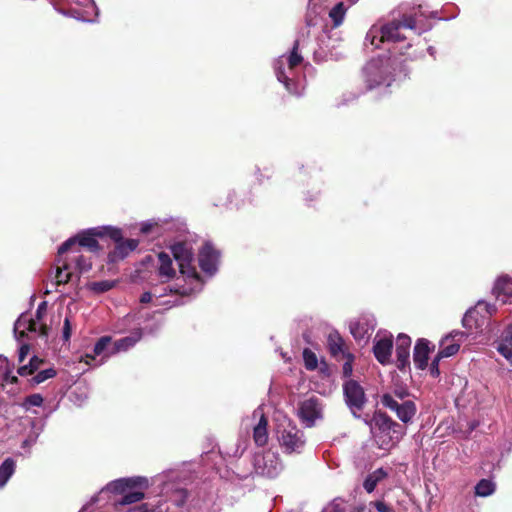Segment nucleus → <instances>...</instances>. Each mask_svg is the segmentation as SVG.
Listing matches in <instances>:
<instances>
[{"mask_svg": "<svg viewBox=\"0 0 512 512\" xmlns=\"http://www.w3.org/2000/svg\"><path fill=\"white\" fill-rule=\"evenodd\" d=\"M105 237L111 240H118L120 238V228L112 226L95 227L84 230L78 233L75 237L66 240L58 249V254L63 255L71 251L76 244L79 247L86 248L90 252H98L101 247L97 238L103 239Z\"/></svg>", "mask_w": 512, "mask_h": 512, "instance_id": "obj_1", "label": "nucleus"}, {"mask_svg": "<svg viewBox=\"0 0 512 512\" xmlns=\"http://www.w3.org/2000/svg\"><path fill=\"white\" fill-rule=\"evenodd\" d=\"M373 435L378 448L389 450L401 433V425L393 421L385 412L376 411L372 418Z\"/></svg>", "mask_w": 512, "mask_h": 512, "instance_id": "obj_2", "label": "nucleus"}, {"mask_svg": "<svg viewBox=\"0 0 512 512\" xmlns=\"http://www.w3.org/2000/svg\"><path fill=\"white\" fill-rule=\"evenodd\" d=\"M170 249L174 259L178 263L180 273L187 278L200 280V275L193 265L194 255L189 244L187 242H177L173 244Z\"/></svg>", "mask_w": 512, "mask_h": 512, "instance_id": "obj_3", "label": "nucleus"}, {"mask_svg": "<svg viewBox=\"0 0 512 512\" xmlns=\"http://www.w3.org/2000/svg\"><path fill=\"white\" fill-rule=\"evenodd\" d=\"M343 394L347 406L354 415L363 410L367 398L363 387L356 380L349 379L343 384Z\"/></svg>", "mask_w": 512, "mask_h": 512, "instance_id": "obj_4", "label": "nucleus"}, {"mask_svg": "<svg viewBox=\"0 0 512 512\" xmlns=\"http://www.w3.org/2000/svg\"><path fill=\"white\" fill-rule=\"evenodd\" d=\"M367 39H370L371 44L379 48L381 43L399 42L403 41L405 37L400 34V27L396 20H392L382 25L379 30H370Z\"/></svg>", "mask_w": 512, "mask_h": 512, "instance_id": "obj_5", "label": "nucleus"}, {"mask_svg": "<svg viewBox=\"0 0 512 512\" xmlns=\"http://www.w3.org/2000/svg\"><path fill=\"white\" fill-rule=\"evenodd\" d=\"M254 467L257 474L275 478L281 471V461L274 453L266 452L255 456Z\"/></svg>", "mask_w": 512, "mask_h": 512, "instance_id": "obj_6", "label": "nucleus"}, {"mask_svg": "<svg viewBox=\"0 0 512 512\" xmlns=\"http://www.w3.org/2000/svg\"><path fill=\"white\" fill-rule=\"evenodd\" d=\"M381 403L384 407L394 411L397 417L404 423H408L416 413V405L413 401H405L399 404L392 395L386 393L381 397Z\"/></svg>", "mask_w": 512, "mask_h": 512, "instance_id": "obj_7", "label": "nucleus"}, {"mask_svg": "<svg viewBox=\"0 0 512 512\" xmlns=\"http://www.w3.org/2000/svg\"><path fill=\"white\" fill-rule=\"evenodd\" d=\"M115 247L108 253L107 261L109 264H115L124 260L131 252H133L139 245V240L123 238L122 230L120 229V238L113 240Z\"/></svg>", "mask_w": 512, "mask_h": 512, "instance_id": "obj_8", "label": "nucleus"}, {"mask_svg": "<svg viewBox=\"0 0 512 512\" xmlns=\"http://www.w3.org/2000/svg\"><path fill=\"white\" fill-rule=\"evenodd\" d=\"M279 442L287 453L299 452L305 443L303 433L296 426L290 424L281 431Z\"/></svg>", "mask_w": 512, "mask_h": 512, "instance_id": "obj_9", "label": "nucleus"}, {"mask_svg": "<svg viewBox=\"0 0 512 512\" xmlns=\"http://www.w3.org/2000/svg\"><path fill=\"white\" fill-rule=\"evenodd\" d=\"M219 257L220 252L211 243L206 242L198 254L200 268L206 273L213 274L217 269Z\"/></svg>", "mask_w": 512, "mask_h": 512, "instance_id": "obj_10", "label": "nucleus"}, {"mask_svg": "<svg viewBox=\"0 0 512 512\" xmlns=\"http://www.w3.org/2000/svg\"><path fill=\"white\" fill-rule=\"evenodd\" d=\"M147 487V479L143 477L121 478L108 483L101 492L107 491L124 495L128 490L136 487Z\"/></svg>", "mask_w": 512, "mask_h": 512, "instance_id": "obj_11", "label": "nucleus"}, {"mask_svg": "<svg viewBox=\"0 0 512 512\" xmlns=\"http://www.w3.org/2000/svg\"><path fill=\"white\" fill-rule=\"evenodd\" d=\"M298 415L308 427L313 426L315 420L321 416V408L318 398L311 397L301 402L299 405Z\"/></svg>", "mask_w": 512, "mask_h": 512, "instance_id": "obj_12", "label": "nucleus"}, {"mask_svg": "<svg viewBox=\"0 0 512 512\" xmlns=\"http://www.w3.org/2000/svg\"><path fill=\"white\" fill-rule=\"evenodd\" d=\"M410 346L411 338L400 333L396 338V366L399 370L410 366Z\"/></svg>", "mask_w": 512, "mask_h": 512, "instance_id": "obj_13", "label": "nucleus"}, {"mask_svg": "<svg viewBox=\"0 0 512 512\" xmlns=\"http://www.w3.org/2000/svg\"><path fill=\"white\" fill-rule=\"evenodd\" d=\"M493 294L502 304L512 303V278L500 276L494 284Z\"/></svg>", "mask_w": 512, "mask_h": 512, "instance_id": "obj_14", "label": "nucleus"}, {"mask_svg": "<svg viewBox=\"0 0 512 512\" xmlns=\"http://www.w3.org/2000/svg\"><path fill=\"white\" fill-rule=\"evenodd\" d=\"M327 348L331 356L337 360L342 359L346 354H350L344 339L337 331L329 333L327 337Z\"/></svg>", "mask_w": 512, "mask_h": 512, "instance_id": "obj_15", "label": "nucleus"}, {"mask_svg": "<svg viewBox=\"0 0 512 512\" xmlns=\"http://www.w3.org/2000/svg\"><path fill=\"white\" fill-rule=\"evenodd\" d=\"M393 349V339L392 336L384 337L376 341L373 346V353L375 358L382 365L388 364L390 362V357Z\"/></svg>", "mask_w": 512, "mask_h": 512, "instance_id": "obj_16", "label": "nucleus"}, {"mask_svg": "<svg viewBox=\"0 0 512 512\" xmlns=\"http://www.w3.org/2000/svg\"><path fill=\"white\" fill-rule=\"evenodd\" d=\"M430 351L431 349L427 339L420 338L416 341L413 352V360L415 366L418 369L424 370L427 367Z\"/></svg>", "mask_w": 512, "mask_h": 512, "instance_id": "obj_17", "label": "nucleus"}, {"mask_svg": "<svg viewBox=\"0 0 512 512\" xmlns=\"http://www.w3.org/2000/svg\"><path fill=\"white\" fill-rule=\"evenodd\" d=\"M158 276L162 278V282H168L176 275V270L173 267V262L169 254L160 252L158 254Z\"/></svg>", "mask_w": 512, "mask_h": 512, "instance_id": "obj_18", "label": "nucleus"}, {"mask_svg": "<svg viewBox=\"0 0 512 512\" xmlns=\"http://www.w3.org/2000/svg\"><path fill=\"white\" fill-rule=\"evenodd\" d=\"M497 351L512 363V324L508 325L503 331Z\"/></svg>", "mask_w": 512, "mask_h": 512, "instance_id": "obj_19", "label": "nucleus"}, {"mask_svg": "<svg viewBox=\"0 0 512 512\" xmlns=\"http://www.w3.org/2000/svg\"><path fill=\"white\" fill-rule=\"evenodd\" d=\"M57 269L55 275V284L57 286L68 283L72 278V272L69 271L70 264L68 263V259L62 258V255L58 254L57 258Z\"/></svg>", "mask_w": 512, "mask_h": 512, "instance_id": "obj_20", "label": "nucleus"}, {"mask_svg": "<svg viewBox=\"0 0 512 512\" xmlns=\"http://www.w3.org/2000/svg\"><path fill=\"white\" fill-rule=\"evenodd\" d=\"M267 426L268 420L265 415H262L258 424L254 427L253 430V440L259 447L265 446L268 442Z\"/></svg>", "mask_w": 512, "mask_h": 512, "instance_id": "obj_21", "label": "nucleus"}, {"mask_svg": "<svg viewBox=\"0 0 512 512\" xmlns=\"http://www.w3.org/2000/svg\"><path fill=\"white\" fill-rule=\"evenodd\" d=\"M388 473L383 468H378L369 473L363 482V488L367 493H372L377 487L378 483L384 480Z\"/></svg>", "mask_w": 512, "mask_h": 512, "instance_id": "obj_22", "label": "nucleus"}, {"mask_svg": "<svg viewBox=\"0 0 512 512\" xmlns=\"http://www.w3.org/2000/svg\"><path fill=\"white\" fill-rule=\"evenodd\" d=\"M463 336V333L462 332H456L454 335H449V336H446L442 341H441V348L440 350L438 351V355L443 359V358H447V357H451L453 355H455L459 349H460V344L459 343H451V344H448L446 346H444L445 342H447L449 340L450 337H455V336Z\"/></svg>", "mask_w": 512, "mask_h": 512, "instance_id": "obj_23", "label": "nucleus"}, {"mask_svg": "<svg viewBox=\"0 0 512 512\" xmlns=\"http://www.w3.org/2000/svg\"><path fill=\"white\" fill-rule=\"evenodd\" d=\"M16 463L12 458H6L0 465V488L5 486L15 472Z\"/></svg>", "mask_w": 512, "mask_h": 512, "instance_id": "obj_24", "label": "nucleus"}, {"mask_svg": "<svg viewBox=\"0 0 512 512\" xmlns=\"http://www.w3.org/2000/svg\"><path fill=\"white\" fill-rule=\"evenodd\" d=\"M347 8L343 2L337 3L329 12V17L332 19L333 26L339 27L344 20Z\"/></svg>", "mask_w": 512, "mask_h": 512, "instance_id": "obj_25", "label": "nucleus"}, {"mask_svg": "<svg viewBox=\"0 0 512 512\" xmlns=\"http://www.w3.org/2000/svg\"><path fill=\"white\" fill-rule=\"evenodd\" d=\"M117 284L116 280H102L90 282L87 287L94 293L101 294L113 289Z\"/></svg>", "mask_w": 512, "mask_h": 512, "instance_id": "obj_26", "label": "nucleus"}, {"mask_svg": "<svg viewBox=\"0 0 512 512\" xmlns=\"http://www.w3.org/2000/svg\"><path fill=\"white\" fill-rule=\"evenodd\" d=\"M145 494L141 491H127L122 495L121 499L116 502V505L125 506L137 503L144 498Z\"/></svg>", "mask_w": 512, "mask_h": 512, "instance_id": "obj_27", "label": "nucleus"}, {"mask_svg": "<svg viewBox=\"0 0 512 512\" xmlns=\"http://www.w3.org/2000/svg\"><path fill=\"white\" fill-rule=\"evenodd\" d=\"M495 490V485L488 479H481L475 486V494L481 497L491 495Z\"/></svg>", "mask_w": 512, "mask_h": 512, "instance_id": "obj_28", "label": "nucleus"}, {"mask_svg": "<svg viewBox=\"0 0 512 512\" xmlns=\"http://www.w3.org/2000/svg\"><path fill=\"white\" fill-rule=\"evenodd\" d=\"M300 46V41L295 40L292 50L288 56V67L290 69H294L298 65H300L303 61L302 55L298 52Z\"/></svg>", "mask_w": 512, "mask_h": 512, "instance_id": "obj_29", "label": "nucleus"}, {"mask_svg": "<svg viewBox=\"0 0 512 512\" xmlns=\"http://www.w3.org/2000/svg\"><path fill=\"white\" fill-rule=\"evenodd\" d=\"M56 375L57 372L54 368L44 369L42 371H39L36 375H34L31 378L30 382L33 386L38 385L48 379L54 378Z\"/></svg>", "mask_w": 512, "mask_h": 512, "instance_id": "obj_30", "label": "nucleus"}, {"mask_svg": "<svg viewBox=\"0 0 512 512\" xmlns=\"http://www.w3.org/2000/svg\"><path fill=\"white\" fill-rule=\"evenodd\" d=\"M350 332L356 340H362L367 337L368 329L365 323L352 322L350 323Z\"/></svg>", "mask_w": 512, "mask_h": 512, "instance_id": "obj_31", "label": "nucleus"}, {"mask_svg": "<svg viewBox=\"0 0 512 512\" xmlns=\"http://www.w3.org/2000/svg\"><path fill=\"white\" fill-rule=\"evenodd\" d=\"M303 360L305 368L309 371L315 370L318 366L316 354L308 348H305L303 351Z\"/></svg>", "mask_w": 512, "mask_h": 512, "instance_id": "obj_32", "label": "nucleus"}, {"mask_svg": "<svg viewBox=\"0 0 512 512\" xmlns=\"http://www.w3.org/2000/svg\"><path fill=\"white\" fill-rule=\"evenodd\" d=\"M135 343V340L132 337H124L114 342L112 353L126 351L130 347H132Z\"/></svg>", "mask_w": 512, "mask_h": 512, "instance_id": "obj_33", "label": "nucleus"}, {"mask_svg": "<svg viewBox=\"0 0 512 512\" xmlns=\"http://www.w3.org/2000/svg\"><path fill=\"white\" fill-rule=\"evenodd\" d=\"M72 261H75L76 268L80 273L87 272L91 269L92 263L89 258L84 257L83 255H77L71 258Z\"/></svg>", "mask_w": 512, "mask_h": 512, "instance_id": "obj_34", "label": "nucleus"}, {"mask_svg": "<svg viewBox=\"0 0 512 512\" xmlns=\"http://www.w3.org/2000/svg\"><path fill=\"white\" fill-rule=\"evenodd\" d=\"M43 397L39 393L31 394L24 399L22 406L25 409H29L32 406H41L43 404Z\"/></svg>", "mask_w": 512, "mask_h": 512, "instance_id": "obj_35", "label": "nucleus"}, {"mask_svg": "<svg viewBox=\"0 0 512 512\" xmlns=\"http://www.w3.org/2000/svg\"><path fill=\"white\" fill-rule=\"evenodd\" d=\"M342 359H345V363L343 364L342 368V374L344 378H350L353 372V362H354V355L352 353L346 354L345 357Z\"/></svg>", "mask_w": 512, "mask_h": 512, "instance_id": "obj_36", "label": "nucleus"}, {"mask_svg": "<svg viewBox=\"0 0 512 512\" xmlns=\"http://www.w3.org/2000/svg\"><path fill=\"white\" fill-rule=\"evenodd\" d=\"M37 321L35 318H26L25 315H21L20 318L16 322V326H26L27 330L30 332H35L37 330Z\"/></svg>", "mask_w": 512, "mask_h": 512, "instance_id": "obj_37", "label": "nucleus"}, {"mask_svg": "<svg viewBox=\"0 0 512 512\" xmlns=\"http://www.w3.org/2000/svg\"><path fill=\"white\" fill-rule=\"evenodd\" d=\"M111 340L112 338L110 336H102L99 338L93 348L94 355L102 354L107 346L111 343Z\"/></svg>", "mask_w": 512, "mask_h": 512, "instance_id": "obj_38", "label": "nucleus"}, {"mask_svg": "<svg viewBox=\"0 0 512 512\" xmlns=\"http://www.w3.org/2000/svg\"><path fill=\"white\" fill-rule=\"evenodd\" d=\"M396 22L399 24L400 29L402 28H409V29H415L416 28V18L413 15L404 14L399 20H396Z\"/></svg>", "mask_w": 512, "mask_h": 512, "instance_id": "obj_39", "label": "nucleus"}, {"mask_svg": "<svg viewBox=\"0 0 512 512\" xmlns=\"http://www.w3.org/2000/svg\"><path fill=\"white\" fill-rule=\"evenodd\" d=\"M14 368L13 364H10L9 360L0 355V372L3 373L4 381H8L9 375L12 373Z\"/></svg>", "mask_w": 512, "mask_h": 512, "instance_id": "obj_40", "label": "nucleus"}, {"mask_svg": "<svg viewBox=\"0 0 512 512\" xmlns=\"http://www.w3.org/2000/svg\"><path fill=\"white\" fill-rule=\"evenodd\" d=\"M406 62H407V58L402 59L401 57H396V56L389 58V64L393 67L394 72H396V71L404 72Z\"/></svg>", "mask_w": 512, "mask_h": 512, "instance_id": "obj_41", "label": "nucleus"}, {"mask_svg": "<svg viewBox=\"0 0 512 512\" xmlns=\"http://www.w3.org/2000/svg\"><path fill=\"white\" fill-rule=\"evenodd\" d=\"M442 358L437 354L435 358L432 360L431 366H430V374L433 377H438L440 374L439 370V362Z\"/></svg>", "mask_w": 512, "mask_h": 512, "instance_id": "obj_42", "label": "nucleus"}, {"mask_svg": "<svg viewBox=\"0 0 512 512\" xmlns=\"http://www.w3.org/2000/svg\"><path fill=\"white\" fill-rule=\"evenodd\" d=\"M46 311H47V302L46 301H43L41 302L37 309H36V312H35V319L40 321L42 320V318L45 316L46 314Z\"/></svg>", "mask_w": 512, "mask_h": 512, "instance_id": "obj_43", "label": "nucleus"}, {"mask_svg": "<svg viewBox=\"0 0 512 512\" xmlns=\"http://www.w3.org/2000/svg\"><path fill=\"white\" fill-rule=\"evenodd\" d=\"M373 506L376 508L378 512H395L389 505H387L383 501H375L372 502Z\"/></svg>", "mask_w": 512, "mask_h": 512, "instance_id": "obj_44", "label": "nucleus"}, {"mask_svg": "<svg viewBox=\"0 0 512 512\" xmlns=\"http://www.w3.org/2000/svg\"><path fill=\"white\" fill-rule=\"evenodd\" d=\"M71 337V324H70V320L68 317L65 318L64 320V325H63V339L64 341H68Z\"/></svg>", "mask_w": 512, "mask_h": 512, "instance_id": "obj_45", "label": "nucleus"}, {"mask_svg": "<svg viewBox=\"0 0 512 512\" xmlns=\"http://www.w3.org/2000/svg\"><path fill=\"white\" fill-rule=\"evenodd\" d=\"M30 352L29 344H22L19 349L18 360L22 363Z\"/></svg>", "mask_w": 512, "mask_h": 512, "instance_id": "obj_46", "label": "nucleus"}, {"mask_svg": "<svg viewBox=\"0 0 512 512\" xmlns=\"http://www.w3.org/2000/svg\"><path fill=\"white\" fill-rule=\"evenodd\" d=\"M44 363V360L39 358L38 356H33L29 361V367L32 368L34 372H36L40 366Z\"/></svg>", "mask_w": 512, "mask_h": 512, "instance_id": "obj_47", "label": "nucleus"}, {"mask_svg": "<svg viewBox=\"0 0 512 512\" xmlns=\"http://www.w3.org/2000/svg\"><path fill=\"white\" fill-rule=\"evenodd\" d=\"M284 86L290 94H293V95L300 94L297 89V83L295 81H293L292 79L290 81H288L287 83H285Z\"/></svg>", "mask_w": 512, "mask_h": 512, "instance_id": "obj_48", "label": "nucleus"}, {"mask_svg": "<svg viewBox=\"0 0 512 512\" xmlns=\"http://www.w3.org/2000/svg\"><path fill=\"white\" fill-rule=\"evenodd\" d=\"M18 374L20 376H28V375H32L34 374L35 372L32 370L31 367H29V364L27 365H22L18 368L17 370Z\"/></svg>", "mask_w": 512, "mask_h": 512, "instance_id": "obj_49", "label": "nucleus"}, {"mask_svg": "<svg viewBox=\"0 0 512 512\" xmlns=\"http://www.w3.org/2000/svg\"><path fill=\"white\" fill-rule=\"evenodd\" d=\"M276 76H277V79L278 81H280L281 83L285 84L287 83L288 81H290L291 79L285 74V71L283 70V68H279L277 71H276Z\"/></svg>", "mask_w": 512, "mask_h": 512, "instance_id": "obj_50", "label": "nucleus"}, {"mask_svg": "<svg viewBox=\"0 0 512 512\" xmlns=\"http://www.w3.org/2000/svg\"><path fill=\"white\" fill-rule=\"evenodd\" d=\"M156 226V224H152V223H145V224H142L141 228H140V231L143 233V234H148L152 228Z\"/></svg>", "mask_w": 512, "mask_h": 512, "instance_id": "obj_51", "label": "nucleus"}, {"mask_svg": "<svg viewBox=\"0 0 512 512\" xmlns=\"http://www.w3.org/2000/svg\"><path fill=\"white\" fill-rule=\"evenodd\" d=\"M152 300V294L150 292H144L140 297V302L143 304L149 303Z\"/></svg>", "mask_w": 512, "mask_h": 512, "instance_id": "obj_52", "label": "nucleus"}, {"mask_svg": "<svg viewBox=\"0 0 512 512\" xmlns=\"http://www.w3.org/2000/svg\"><path fill=\"white\" fill-rule=\"evenodd\" d=\"M385 80H386V78H385V77H383V76H381V77H380L379 79H377V80H376V79H375V80H373V82H371V80H368V81H369V85H368V86H369V88H373V87H375V86H378V85L382 84Z\"/></svg>", "mask_w": 512, "mask_h": 512, "instance_id": "obj_53", "label": "nucleus"}, {"mask_svg": "<svg viewBox=\"0 0 512 512\" xmlns=\"http://www.w3.org/2000/svg\"><path fill=\"white\" fill-rule=\"evenodd\" d=\"M305 23L308 27H312L316 25L315 17H312L311 15L307 14L305 18Z\"/></svg>", "mask_w": 512, "mask_h": 512, "instance_id": "obj_54", "label": "nucleus"}, {"mask_svg": "<svg viewBox=\"0 0 512 512\" xmlns=\"http://www.w3.org/2000/svg\"><path fill=\"white\" fill-rule=\"evenodd\" d=\"M49 328L46 324H42L40 326V336L46 337L48 335Z\"/></svg>", "mask_w": 512, "mask_h": 512, "instance_id": "obj_55", "label": "nucleus"}, {"mask_svg": "<svg viewBox=\"0 0 512 512\" xmlns=\"http://www.w3.org/2000/svg\"><path fill=\"white\" fill-rule=\"evenodd\" d=\"M328 512H345V510L340 505L335 504L329 508Z\"/></svg>", "mask_w": 512, "mask_h": 512, "instance_id": "obj_56", "label": "nucleus"}, {"mask_svg": "<svg viewBox=\"0 0 512 512\" xmlns=\"http://www.w3.org/2000/svg\"><path fill=\"white\" fill-rule=\"evenodd\" d=\"M7 382H10V383H17L18 382V378L16 376H12L11 374L9 375V379Z\"/></svg>", "mask_w": 512, "mask_h": 512, "instance_id": "obj_57", "label": "nucleus"}, {"mask_svg": "<svg viewBox=\"0 0 512 512\" xmlns=\"http://www.w3.org/2000/svg\"><path fill=\"white\" fill-rule=\"evenodd\" d=\"M375 68L376 67L373 64H370L367 66L366 71L368 74H371Z\"/></svg>", "mask_w": 512, "mask_h": 512, "instance_id": "obj_58", "label": "nucleus"}, {"mask_svg": "<svg viewBox=\"0 0 512 512\" xmlns=\"http://www.w3.org/2000/svg\"><path fill=\"white\" fill-rule=\"evenodd\" d=\"M169 292L170 293H173V294H179L180 292L177 290V289H169Z\"/></svg>", "mask_w": 512, "mask_h": 512, "instance_id": "obj_59", "label": "nucleus"}]
</instances>
